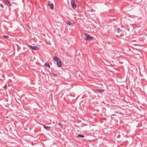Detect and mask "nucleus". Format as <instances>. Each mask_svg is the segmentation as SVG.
Masks as SVG:
<instances>
[{
  "instance_id": "nucleus-1",
  "label": "nucleus",
  "mask_w": 147,
  "mask_h": 147,
  "mask_svg": "<svg viewBox=\"0 0 147 147\" xmlns=\"http://www.w3.org/2000/svg\"><path fill=\"white\" fill-rule=\"evenodd\" d=\"M84 34L86 36V38L84 40L87 41H89L90 40H92L94 38V37L92 36L89 35H88L86 33H84Z\"/></svg>"
},
{
  "instance_id": "nucleus-2",
  "label": "nucleus",
  "mask_w": 147,
  "mask_h": 147,
  "mask_svg": "<svg viewBox=\"0 0 147 147\" xmlns=\"http://www.w3.org/2000/svg\"><path fill=\"white\" fill-rule=\"evenodd\" d=\"M71 4L72 7L74 9H75L77 7V5L75 4V0H71Z\"/></svg>"
},
{
  "instance_id": "nucleus-3",
  "label": "nucleus",
  "mask_w": 147,
  "mask_h": 147,
  "mask_svg": "<svg viewBox=\"0 0 147 147\" xmlns=\"http://www.w3.org/2000/svg\"><path fill=\"white\" fill-rule=\"evenodd\" d=\"M28 47H30L34 50L37 51L39 49V48L37 46H32L30 45H29Z\"/></svg>"
},
{
  "instance_id": "nucleus-4",
  "label": "nucleus",
  "mask_w": 147,
  "mask_h": 147,
  "mask_svg": "<svg viewBox=\"0 0 147 147\" xmlns=\"http://www.w3.org/2000/svg\"><path fill=\"white\" fill-rule=\"evenodd\" d=\"M48 5L50 7V8L51 10L54 9V5L53 3L51 1H49L48 2Z\"/></svg>"
},
{
  "instance_id": "nucleus-5",
  "label": "nucleus",
  "mask_w": 147,
  "mask_h": 147,
  "mask_svg": "<svg viewBox=\"0 0 147 147\" xmlns=\"http://www.w3.org/2000/svg\"><path fill=\"white\" fill-rule=\"evenodd\" d=\"M96 92H98L100 93H102L105 91L104 89H96L95 90Z\"/></svg>"
},
{
  "instance_id": "nucleus-6",
  "label": "nucleus",
  "mask_w": 147,
  "mask_h": 147,
  "mask_svg": "<svg viewBox=\"0 0 147 147\" xmlns=\"http://www.w3.org/2000/svg\"><path fill=\"white\" fill-rule=\"evenodd\" d=\"M44 128L46 130L49 131L50 130L51 127L49 126H47L45 125H42Z\"/></svg>"
},
{
  "instance_id": "nucleus-7",
  "label": "nucleus",
  "mask_w": 147,
  "mask_h": 147,
  "mask_svg": "<svg viewBox=\"0 0 147 147\" xmlns=\"http://www.w3.org/2000/svg\"><path fill=\"white\" fill-rule=\"evenodd\" d=\"M57 64L59 67H61L62 66V63L61 60L57 61Z\"/></svg>"
},
{
  "instance_id": "nucleus-8",
  "label": "nucleus",
  "mask_w": 147,
  "mask_h": 147,
  "mask_svg": "<svg viewBox=\"0 0 147 147\" xmlns=\"http://www.w3.org/2000/svg\"><path fill=\"white\" fill-rule=\"evenodd\" d=\"M53 58L55 61L57 62L59 61V58L57 56H54Z\"/></svg>"
},
{
  "instance_id": "nucleus-9",
  "label": "nucleus",
  "mask_w": 147,
  "mask_h": 147,
  "mask_svg": "<svg viewBox=\"0 0 147 147\" xmlns=\"http://www.w3.org/2000/svg\"><path fill=\"white\" fill-rule=\"evenodd\" d=\"M66 22L67 25H73V23L71 22V21L69 20H68L67 21H66Z\"/></svg>"
},
{
  "instance_id": "nucleus-10",
  "label": "nucleus",
  "mask_w": 147,
  "mask_h": 147,
  "mask_svg": "<svg viewBox=\"0 0 147 147\" xmlns=\"http://www.w3.org/2000/svg\"><path fill=\"white\" fill-rule=\"evenodd\" d=\"M84 137H85L84 136V135H81L80 134H79L76 137L77 138H84Z\"/></svg>"
},
{
  "instance_id": "nucleus-11",
  "label": "nucleus",
  "mask_w": 147,
  "mask_h": 147,
  "mask_svg": "<svg viewBox=\"0 0 147 147\" xmlns=\"http://www.w3.org/2000/svg\"><path fill=\"white\" fill-rule=\"evenodd\" d=\"M44 65L46 67H47L49 68H50V65H49V63L48 62H46L45 63Z\"/></svg>"
},
{
  "instance_id": "nucleus-12",
  "label": "nucleus",
  "mask_w": 147,
  "mask_h": 147,
  "mask_svg": "<svg viewBox=\"0 0 147 147\" xmlns=\"http://www.w3.org/2000/svg\"><path fill=\"white\" fill-rule=\"evenodd\" d=\"M117 32L118 33H119L123 31L121 29L119 28H117Z\"/></svg>"
},
{
  "instance_id": "nucleus-13",
  "label": "nucleus",
  "mask_w": 147,
  "mask_h": 147,
  "mask_svg": "<svg viewBox=\"0 0 147 147\" xmlns=\"http://www.w3.org/2000/svg\"><path fill=\"white\" fill-rule=\"evenodd\" d=\"M4 2L7 5H8L10 3V2L8 0H5Z\"/></svg>"
},
{
  "instance_id": "nucleus-14",
  "label": "nucleus",
  "mask_w": 147,
  "mask_h": 147,
  "mask_svg": "<svg viewBox=\"0 0 147 147\" xmlns=\"http://www.w3.org/2000/svg\"><path fill=\"white\" fill-rule=\"evenodd\" d=\"M3 37L4 38H9V36L6 35H3Z\"/></svg>"
},
{
  "instance_id": "nucleus-15",
  "label": "nucleus",
  "mask_w": 147,
  "mask_h": 147,
  "mask_svg": "<svg viewBox=\"0 0 147 147\" xmlns=\"http://www.w3.org/2000/svg\"><path fill=\"white\" fill-rule=\"evenodd\" d=\"M0 6L1 7H2L3 8H4V6L1 3L0 4Z\"/></svg>"
},
{
  "instance_id": "nucleus-16",
  "label": "nucleus",
  "mask_w": 147,
  "mask_h": 147,
  "mask_svg": "<svg viewBox=\"0 0 147 147\" xmlns=\"http://www.w3.org/2000/svg\"><path fill=\"white\" fill-rule=\"evenodd\" d=\"M52 75L54 77H55L57 75V74H52Z\"/></svg>"
},
{
  "instance_id": "nucleus-17",
  "label": "nucleus",
  "mask_w": 147,
  "mask_h": 147,
  "mask_svg": "<svg viewBox=\"0 0 147 147\" xmlns=\"http://www.w3.org/2000/svg\"><path fill=\"white\" fill-rule=\"evenodd\" d=\"M58 125L61 127H62L61 124L59 122L58 123Z\"/></svg>"
},
{
  "instance_id": "nucleus-18",
  "label": "nucleus",
  "mask_w": 147,
  "mask_h": 147,
  "mask_svg": "<svg viewBox=\"0 0 147 147\" xmlns=\"http://www.w3.org/2000/svg\"><path fill=\"white\" fill-rule=\"evenodd\" d=\"M3 88L5 89H6L7 88V85H5L3 87Z\"/></svg>"
},
{
  "instance_id": "nucleus-19",
  "label": "nucleus",
  "mask_w": 147,
  "mask_h": 147,
  "mask_svg": "<svg viewBox=\"0 0 147 147\" xmlns=\"http://www.w3.org/2000/svg\"><path fill=\"white\" fill-rule=\"evenodd\" d=\"M117 18H114V19H112V20L113 21H115L116 20H117Z\"/></svg>"
},
{
  "instance_id": "nucleus-20",
  "label": "nucleus",
  "mask_w": 147,
  "mask_h": 147,
  "mask_svg": "<svg viewBox=\"0 0 147 147\" xmlns=\"http://www.w3.org/2000/svg\"><path fill=\"white\" fill-rule=\"evenodd\" d=\"M10 6H12V5L10 3V2L9 3V5Z\"/></svg>"
},
{
  "instance_id": "nucleus-21",
  "label": "nucleus",
  "mask_w": 147,
  "mask_h": 147,
  "mask_svg": "<svg viewBox=\"0 0 147 147\" xmlns=\"http://www.w3.org/2000/svg\"><path fill=\"white\" fill-rule=\"evenodd\" d=\"M4 22H5L7 23H9V21H5V20H4Z\"/></svg>"
},
{
  "instance_id": "nucleus-22",
  "label": "nucleus",
  "mask_w": 147,
  "mask_h": 147,
  "mask_svg": "<svg viewBox=\"0 0 147 147\" xmlns=\"http://www.w3.org/2000/svg\"><path fill=\"white\" fill-rule=\"evenodd\" d=\"M12 27V25L11 24H10V27Z\"/></svg>"
},
{
  "instance_id": "nucleus-23",
  "label": "nucleus",
  "mask_w": 147,
  "mask_h": 147,
  "mask_svg": "<svg viewBox=\"0 0 147 147\" xmlns=\"http://www.w3.org/2000/svg\"><path fill=\"white\" fill-rule=\"evenodd\" d=\"M112 115L114 116L116 115L115 114H113Z\"/></svg>"
},
{
  "instance_id": "nucleus-24",
  "label": "nucleus",
  "mask_w": 147,
  "mask_h": 147,
  "mask_svg": "<svg viewBox=\"0 0 147 147\" xmlns=\"http://www.w3.org/2000/svg\"><path fill=\"white\" fill-rule=\"evenodd\" d=\"M8 117L7 116L6 117V118H8Z\"/></svg>"
},
{
  "instance_id": "nucleus-25",
  "label": "nucleus",
  "mask_w": 147,
  "mask_h": 147,
  "mask_svg": "<svg viewBox=\"0 0 147 147\" xmlns=\"http://www.w3.org/2000/svg\"><path fill=\"white\" fill-rule=\"evenodd\" d=\"M112 17H115V16H112Z\"/></svg>"
}]
</instances>
